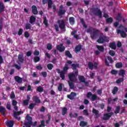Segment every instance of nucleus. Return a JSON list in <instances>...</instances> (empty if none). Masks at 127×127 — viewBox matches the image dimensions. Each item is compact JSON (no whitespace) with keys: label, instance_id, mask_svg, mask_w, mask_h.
Masks as SVG:
<instances>
[{"label":"nucleus","instance_id":"ea45409f","mask_svg":"<svg viewBox=\"0 0 127 127\" xmlns=\"http://www.w3.org/2000/svg\"><path fill=\"white\" fill-rule=\"evenodd\" d=\"M80 22L81 23H82L84 28H87V27H88V26H87V25H86V23H85V21H84V19L83 18L80 19Z\"/></svg>","mask_w":127,"mask_h":127},{"label":"nucleus","instance_id":"bb28decb","mask_svg":"<svg viewBox=\"0 0 127 127\" xmlns=\"http://www.w3.org/2000/svg\"><path fill=\"white\" fill-rule=\"evenodd\" d=\"M0 113L2 114V116L5 115V108L3 106H0Z\"/></svg>","mask_w":127,"mask_h":127},{"label":"nucleus","instance_id":"2f4dec72","mask_svg":"<svg viewBox=\"0 0 127 127\" xmlns=\"http://www.w3.org/2000/svg\"><path fill=\"white\" fill-rule=\"evenodd\" d=\"M125 74H126V71L124 69H121L120 70V72L119 73V76H122V78L125 77Z\"/></svg>","mask_w":127,"mask_h":127},{"label":"nucleus","instance_id":"ddd939ff","mask_svg":"<svg viewBox=\"0 0 127 127\" xmlns=\"http://www.w3.org/2000/svg\"><path fill=\"white\" fill-rule=\"evenodd\" d=\"M77 96V93L75 92H71L70 94H68L67 95V97L68 99H69V100H73L74 99V97H76Z\"/></svg>","mask_w":127,"mask_h":127},{"label":"nucleus","instance_id":"b1692460","mask_svg":"<svg viewBox=\"0 0 127 127\" xmlns=\"http://www.w3.org/2000/svg\"><path fill=\"white\" fill-rule=\"evenodd\" d=\"M92 113L93 114H95V116H96V118H99L100 117V114H99L98 110H97L93 108Z\"/></svg>","mask_w":127,"mask_h":127},{"label":"nucleus","instance_id":"09e8293b","mask_svg":"<svg viewBox=\"0 0 127 127\" xmlns=\"http://www.w3.org/2000/svg\"><path fill=\"white\" fill-rule=\"evenodd\" d=\"M24 125L26 127H31V126H32V122H26L24 123Z\"/></svg>","mask_w":127,"mask_h":127},{"label":"nucleus","instance_id":"4be33fe9","mask_svg":"<svg viewBox=\"0 0 127 127\" xmlns=\"http://www.w3.org/2000/svg\"><path fill=\"white\" fill-rule=\"evenodd\" d=\"M68 112V109H67V108L64 107L62 109V116H65L67 114Z\"/></svg>","mask_w":127,"mask_h":127},{"label":"nucleus","instance_id":"7ed1b4c3","mask_svg":"<svg viewBox=\"0 0 127 127\" xmlns=\"http://www.w3.org/2000/svg\"><path fill=\"white\" fill-rule=\"evenodd\" d=\"M91 10H92V12L94 15H98L99 18H102L103 13L99 7H93L91 8Z\"/></svg>","mask_w":127,"mask_h":127},{"label":"nucleus","instance_id":"a211bd4d","mask_svg":"<svg viewBox=\"0 0 127 127\" xmlns=\"http://www.w3.org/2000/svg\"><path fill=\"white\" fill-rule=\"evenodd\" d=\"M35 21H36V18L34 17V16H33V15L31 16L29 19L30 23L31 24H32V25H33Z\"/></svg>","mask_w":127,"mask_h":127},{"label":"nucleus","instance_id":"c756f323","mask_svg":"<svg viewBox=\"0 0 127 127\" xmlns=\"http://www.w3.org/2000/svg\"><path fill=\"white\" fill-rule=\"evenodd\" d=\"M120 112H121V106L118 105L116 107V108L114 111V113L117 115L119 114Z\"/></svg>","mask_w":127,"mask_h":127},{"label":"nucleus","instance_id":"8fccbe9b","mask_svg":"<svg viewBox=\"0 0 127 127\" xmlns=\"http://www.w3.org/2000/svg\"><path fill=\"white\" fill-rule=\"evenodd\" d=\"M45 127V121L44 120H42L41 121V124L37 126V127Z\"/></svg>","mask_w":127,"mask_h":127},{"label":"nucleus","instance_id":"a19ab883","mask_svg":"<svg viewBox=\"0 0 127 127\" xmlns=\"http://www.w3.org/2000/svg\"><path fill=\"white\" fill-rule=\"evenodd\" d=\"M63 86H64V85H63L62 83H60L59 84V86L58 87V90L59 91V92H62V90H63Z\"/></svg>","mask_w":127,"mask_h":127},{"label":"nucleus","instance_id":"f704fd0d","mask_svg":"<svg viewBox=\"0 0 127 127\" xmlns=\"http://www.w3.org/2000/svg\"><path fill=\"white\" fill-rule=\"evenodd\" d=\"M37 92H39V93H42L44 91V89H43V87L41 86H39L37 88Z\"/></svg>","mask_w":127,"mask_h":127},{"label":"nucleus","instance_id":"680f3d73","mask_svg":"<svg viewBox=\"0 0 127 127\" xmlns=\"http://www.w3.org/2000/svg\"><path fill=\"white\" fill-rule=\"evenodd\" d=\"M68 69H69V66H68L67 64H65L64 67V69L63 71H64V72H65V71H67V70H68Z\"/></svg>","mask_w":127,"mask_h":127},{"label":"nucleus","instance_id":"5fc2aeb1","mask_svg":"<svg viewBox=\"0 0 127 127\" xmlns=\"http://www.w3.org/2000/svg\"><path fill=\"white\" fill-rule=\"evenodd\" d=\"M118 70H116V69H112L111 71V74H112V75H117V74H118Z\"/></svg>","mask_w":127,"mask_h":127},{"label":"nucleus","instance_id":"338daca9","mask_svg":"<svg viewBox=\"0 0 127 127\" xmlns=\"http://www.w3.org/2000/svg\"><path fill=\"white\" fill-rule=\"evenodd\" d=\"M95 75H96V73L95 72H90V77L91 79H94Z\"/></svg>","mask_w":127,"mask_h":127},{"label":"nucleus","instance_id":"de8ad7c7","mask_svg":"<svg viewBox=\"0 0 127 127\" xmlns=\"http://www.w3.org/2000/svg\"><path fill=\"white\" fill-rule=\"evenodd\" d=\"M47 67L48 69V70H52L53 69V67H54L52 64H48L47 65Z\"/></svg>","mask_w":127,"mask_h":127},{"label":"nucleus","instance_id":"c9c22d12","mask_svg":"<svg viewBox=\"0 0 127 127\" xmlns=\"http://www.w3.org/2000/svg\"><path fill=\"white\" fill-rule=\"evenodd\" d=\"M36 106V103H31L29 106H28V109L29 110H33L34 108V107Z\"/></svg>","mask_w":127,"mask_h":127},{"label":"nucleus","instance_id":"423d86ee","mask_svg":"<svg viewBox=\"0 0 127 127\" xmlns=\"http://www.w3.org/2000/svg\"><path fill=\"white\" fill-rule=\"evenodd\" d=\"M97 42L101 44L105 43V42H109V38L105 36H100L97 40Z\"/></svg>","mask_w":127,"mask_h":127},{"label":"nucleus","instance_id":"6e6552de","mask_svg":"<svg viewBox=\"0 0 127 127\" xmlns=\"http://www.w3.org/2000/svg\"><path fill=\"white\" fill-rule=\"evenodd\" d=\"M113 115H114V113L113 112L104 114L103 117L102 118V120L103 121H109Z\"/></svg>","mask_w":127,"mask_h":127},{"label":"nucleus","instance_id":"f03ea898","mask_svg":"<svg viewBox=\"0 0 127 127\" xmlns=\"http://www.w3.org/2000/svg\"><path fill=\"white\" fill-rule=\"evenodd\" d=\"M86 32L90 33V37L92 39H95L97 38V36H98V34H99V30L93 28V27H90L87 29Z\"/></svg>","mask_w":127,"mask_h":127},{"label":"nucleus","instance_id":"72a5a7b5","mask_svg":"<svg viewBox=\"0 0 127 127\" xmlns=\"http://www.w3.org/2000/svg\"><path fill=\"white\" fill-rule=\"evenodd\" d=\"M60 75L62 80H65V72L64 71H61Z\"/></svg>","mask_w":127,"mask_h":127},{"label":"nucleus","instance_id":"a878e982","mask_svg":"<svg viewBox=\"0 0 127 127\" xmlns=\"http://www.w3.org/2000/svg\"><path fill=\"white\" fill-rule=\"evenodd\" d=\"M69 24L71 25H73L75 23V18L74 17H70L69 18Z\"/></svg>","mask_w":127,"mask_h":127},{"label":"nucleus","instance_id":"9d476101","mask_svg":"<svg viewBox=\"0 0 127 127\" xmlns=\"http://www.w3.org/2000/svg\"><path fill=\"white\" fill-rule=\"evenodd\" d=\"M66 12V10L65 9H63V5H61L59 7L58 15L59 16H61V15H64Z\"/></svg>","mask_w":127,"mask_h":127},{"label":"nucleus","instance_id":"4d7b16f0","mask_svg":"<svg viewBox=\"0 0 127 127\" xmlns=\"http://www.w3.org/2000/svg\"><path fill=\"white\" fill-rule=\"evenodd\" d=\"M109 53L111 56H115L116 55V52L113 50H110Z\"/></svg>","mask_w":127,"mask_h":127},{"label":"nucleus","instance_id":"774afa93","mask_svg":"<svg viewBox=\"0 0 127 127\" xmlns=\"http://www.w3.org/2000/svg\"><path fill=\"white\" fill-rule=\"evenodd\" d=\"M83 114H84V116H89V112H88V110H83Z\"/></svg>","mask_w":127,"mask_h":127},{"label":"nucleus","instance_id":"39448f33","mask_svg":"<svg viewBox=\"0 0 127 127\" xmlns=\"http://www.w3.org/2000/svg\"><path fill=\"white\" fill-rule=\"evenodd\" d=\"M86 97L88 99H91V101L92 102H94V101H97V100L99 98V97H97V95L93 94L91 92H89L87 94Z\"/></svg>","mask_w":127,"mask_h":127},{"label":"nucleus","instance_id":"0eeeda50","mask_svg":"<svg viewBox=\"0 0 127 127\" xmlns=\"http://www.w3.org/2000/svg\"><path fill=\"white\" fill-rule=\"evenodd\" d=\"M42 3L43 4H46V3H48V10L52 8V5H53V1L52 0H42Z\"/></svg>","mask_w":127,"mask_h":127},{"label":"nucleus","instance_id":"0e129e2a","mask_svg":"<svg viewBox=\"0 0 127 127\" xmlns=\"http://www.w3.org/2000/svg\"><path fill=\"white\" fill-rule=\"evenodd\" d=\"M41 74L44 78H46L47 77V72L46 71H43Z\"/></svg>","mask_w":127,"mask_h":127},{"label":"nucleus","instance_id":"6e6d98bb","mask_svg":"<svg viewBox=\"0 0 127 127\" xmlns=\"http://www.w3.org/2000/svg\"><path fill=\"white\" fill-rule=\"evenodd\" d=\"M47 48L48 50H51V49H52V45H51L50 43H48L47 45Z\"/></svg>","mask_w":127,"mask_h":127},{"label":"nucleus","instance_id":"f257e3e1","mask_svg":"<svg viewBox=\"0 0 127 127\" xmlns=\"http://www.w3.org/2000/svg\"><path fill=\"white\" fill-rule=\"evenodd\" d=\"M68 79L69 80L67 81L70 89L73 90L74 89V82L77 81V77L75 76V73H71L68 74Z\"/></svg>","mask_w":127,"mask_h":127},{"label":"nucleus","instance_id":"f3484780","mask_svg":"<svg viewBox=\"0 0 127 127\" xmlns=\"http://www.w3.org/2000/svg\"><path fill=\"white\" fill-rule=\"evenodd\" d=\"M14 125V122L12 120L7 121L6 122V126L8 127H12Z\"/></svg>","mask_w":127,"mask_h":127},{"label":"nucleus","instance_id":"412c9836","mask_svg":"<svg viewBox=\"0 0 127 127\" xmlns=\"http://www.w3.org/2000/svg\"><path fill=\"white\" fill-rule=\"evenodd\" d=\"M96 48L100 52H104L105 51V48L103 46L96 45Z\"/></svg>","mask_w":127,"mask_h":127},{"label":"nucleus","instance_id":"052dcab7","mask_svg":"<svg viewBox=\"0 0 127 127\" xmlns=\"http://www.w3.org/2000/svg\"><path fill=\"white\" fill-rule=\"evenodd\" d=\"M10 97V99H14L15 98V94H14V92H11Z\"/></svg>","mask_w":127,"mask_h":127},{"label":"nucleus","instance_id":"e2e57ef3","mask_svg":"<svg viewBox=\"0 0 127 127\" xmlns=\"http://www.w3.org/2000/svg\"><path fill=\"white\" fill-rule=\"evenodd\" d=\"M43 23H44L45 25H46V26H48V22L47 21V19L46 18V17H45L44 18Z\"/></svg>","mask_w":127,"mask_h":127},{"label":"nucleus","instance_id":"37998d69","mask_svg":"<svg viewBox=\"0 0 127 127\" xmlns=\"http://www.w3.org/2000/svg\"><path fill=\"white\" fill-rule=\"evenodd\" d=\"M78 79L80 82H81L82 83H84V82L86 81V79H85V77H84V76H80L78 77Z\"/></svg>","mask_w":127,"mask_h":127},{"label":"nucleus","instance_id":"c85d7f7f","mask_svg":"<svg viewBox=\"0 0 127 127\" xmlns=\"http://www.w3.org/2000/svg\"><path fill=\"white\" fill-rule=\"evenodd\" d=\"M18 59L20 63H23V61H24V59L23 58V55H19L18 57Z\"/></svg>","mask_w":127,"mask_h":127},{"label":"nucleus","instance_id":"473e14b6","mask_svg":"<svg viewBox=\"0 0 127 127\" xmlns=\"http://www.w3.org/2000/svg\"><path fill=\"white\" fill-rule=\"evenodd\" d=\"M118 91H119V88L117 86L114 87L112 90V94L116 95L118 93Z\"/></svg>","mask_w":127,"mask_h":127},{"label":"nucleus","instance_id":"a18cd8bd","mask_svg":"<svg viewBox=\"0 0 127 127\" xmlns=\"http://www.w3.org/2000/svg\"><path fill=\"white\" fill-rule=\"evenodd\" d=\"M122 14L121 13H119L118 16L116 17V20L117 21H121V20H122Z\"/></svg>","mask_w":127,"mask_h":127},{"label":"nucleus","instance_id":"7c9ffc66","mask_svg":"<svg viewBox=\"0 0 127 127\" xmlns=\"http://www.w3.org/2000/svg\"><path fill=\"white\" fill-rule=\"evenodd\" d=\"M65 55L68 58H72V55L71 54V53H70V51H65Z\"/></svg>","mask_w":127,"mask_h":127},{"label":"nucleus","instance_id":"c03bdc74","mask_svg":"<svg viewBox=\"0 0 127 127\" xmlns=\"http://www.w3.org/2000/svg\"><path fill=\"white\" fill-rule=\"evenodd\" d=\"M40 61V58L38 56H36L34 58V62L35 63H37V62H39Z\"/></svg>","mask_w":127,"mask_h":127},{"label":"nucleus","instance_id":"3c124183","mask_svg":"<svg viewBox=\"0 0 127 127\" xmlns=\"http://www.w3.org/2000/svg\"><path fill=\"white\" fill-rule=\"evenodd\" d=\"M6 108L9 111H10V110H11V105H10V103L9 102L7 103Z\"/></svg>","mask_w":127,"mask_h":127},{"label":"nucleus","instance_id":"e433bc0d","mask_svg":"<svg viewBox=\"0 0 127 127\" xmlns=\"http://www.w3.org/2000/svg\"><path fill=\"white\" fill-rule=\"evenodd\" d=\"M72 69L73 70H77V67H79V64H71Z\"/></svg>","mask_w":127,"mask_h":127},{"label":"nucleus","instance_id":"cd10ccee","mask_svg":"<svg viewBox=\"0 0 127 127\" xmlns=\"http://www.w3.org/2000/svg\"><path fill=\"white\" fill-rule=\"evenodd\" d=\"M87 125H88V123H87V122H85V121H80V123H79V126L81 127H85Z\"/></svg>","mask_w":127,"mask_h":127},{"label":"nucleus","instance_id":"13d9d810","mask_svg":"<svg viewBox=\"0 0 127 127\" xmlns=\"http://www.w3.org/2000/svg\"><path fill=\"white\" fill-rule=\"evenodd\" d=\"M29 104V101L28 100H25L23 101V106H28V104Z\"/></svg>","mask_w":127,"mask_h":127},{"label":"nucleus","instance_id":"1a4fd4ad","mask_svg":"<svg viewBox=\"0 0 127 127\" xmlns=\"http://www.w3.org/2000/svg\"><path fill=\"white\" fill-rule=\"evenodd\" d=\"M13 117L16 119V120H17L18 121H20V117L18 116H20L22 114H23V112H22L21 111H13Z\"/></svg>","mask_w":127,"mask_h":127},{"label":"nucleus","instance_id":"4c0bfd02","mask_svg":"<svg viewBox=\"0 0 127 127\" xmlns=\"http://www.w3.org/2000/svg\"><path fill=\"white\" fill-rule=\"evenodd\" d=\"M88 67L89 69L90 70H93V69H94V64L91 62H89L88 63Z\"/></svg>","mask_w":127,"mask_h":127},{"label":"nucleus","instance_id":"603ef678","mask_svg":"<svg viewBox=\"0 0 127 127\" xmlns=\"http://www.w3.org/2000/svg\"><path fill=\"white\" fill-rule=\"evenodd\" d=\"M113 22V18L109 17L106 19L107 23H112Z\"/></svg>","mask_w":127,"mask_h":127},{"label":"nucleus","instance_id":"dca6fc26","mask_svg":"<svg viewBox=\"0 0 127 127\" xmlns=\"http://www.w3.org/2000/svg\"><path fill=\"white\" fill-rule=\"evenodd\" d=\"M14 79L17 83H18V84H21L22 83V78L18 76H14Z\"/></svg>","mask_w":127,"mask_h":127},{"label":"nucleus","instance_id":"79ce46f5","mask_svg":"<svg viewBox=\"0 0 127 127\" xmlns=\"http://www.w3.org/2000/svg\"><path fill=\"white\" fill-rule=\"evenodd\" d=\"M25 29H26L27 30L28 29H31V24L29 23H27L25 25Z\"/></svg>","mask_w":127,"mask_h":127},{"label":"nucleus","instance_id":"bf43d9fd","mask_svg":"<svg viewBox=\"0 0 127 127\" xmlns=\"http://www.w3.org/2000/svg\"><path fill=\"white\" fill-rule=\"evenodd\" d=\"M23 32V29H19L18 32V35H19V36H20V35H22V33Z\"/></svg>","mask_w":127,"mask_h":127},{"label":"nucleus","instance_id":"69168bd1","mask_svg":"<svg viewBox=\"0 0 127 127\" xmlns=\"http://www.w3.org/2000/svg\"><path fill=\"white\" fill-rule=\"evenodd\" d=\"M107 59L109 60V61L110 62V63L113 64L114 63V60H113V59L111 57H107Z\"/></svg>","mask_w":127,"mask_h":127},{"label":"nucleus","instance_id":"49530a36","mask_svg":"<svg viewBox=\"0 0 127 127\" xmlns=\"http://www.w3.org/2000/svg\"><path fill=\"white\" fill-rule=\"evenodd\" d=\"M116 68H122L123 67V63L121 62L117 63L116 64Z\"/></svg>","mask_w":127,"mask_h":127},{"label":"nucleus","instance_id":"9b49d317","mask_svg":"<svg viewBox=\"0 0 127 127\" xmlns=\"http://www.w3.org/2000/svg\"><path fill=\"white\" fill-rule=\"evenodd\" d=\"M57 49L60 52H64L65 51V47L63 46V44H61L57 46Z\"/></svg>","mask_w":127,"mask_h":127},{"label":"nucleus","instance_id":"20e7f679","mask_svg":"<svg viewBox=\"0 0 127 127\" xmlns=\"http://www.w3.org/2000/svg\"><path fill=\"white\" fill-rule=\"evenodd\" d=\"M58 23L59 24V27L61 30L66 31V24H65V21L64 20H58Z\"/></svg>","mask_w":127,"mask_h":127},{"label":"nucleus","instance_id":"6ab92c4d","mask_svg":"<svg viewBox=\"0 0 127 127\" xmlns=\"http://www.w3.org/2000/svg\"><path fill=\"white\" fill-rule=\"evenodd\" d=\"M109 47L111 48V49H114L116 50L117 49V46L116 45V43L112 42L109 44Z\"/></svg>","mask_w":127,"mask_h":127},{"label":"nucleus","instance_id":"864d4df0","mask_svg":"<svg viewBox=\"0 0 127 127\" xmlns=\"http://www.w3.org/2000/svg\"><path fill=\"white\" fill-rule=\"evenodd\" d=\"M123 81H124V77H122L117 80L116 83L117 84H120V83H122V82H123Z\"/></svg>","mask_w":127,"mask_h":127},{"label":"nucleus","instance_id":"aec40b11","mask_svg":"<svg viewBox=\"0 0 127 127\" xmlns=\"http://www.w3.org/2000/svg\"><path fill=\"white\" fill-rule=\"evenodd\" d=\"M33 100L35 101V103H36V104H40V103H41V101L39 99V97L37 96H33Z\"/></svg>","mask_w":127,"mask_h":127},{"label":"nucleus","instance_id":"4468645a","mask_svg":"<svg viewBox=\"0 0 127 127\" xmlns=\"http://www.w3.org/2000/svg\"><path fill=\"white\" fill-rule=\"evenodd\" d=\"M12 105L13 106L15 111L17 112V111H18V107L16 106L17 105V101H16V100H13L12 101Z\"/></svg>","mask_w":127,"mask_h":127},{"label":"nucleus","instance_id":"f8f14e48","mask_svg":"<svg viewBox=\"0 0 127 127\" xmlns=\"http://www.w3.org/2000/svg\"><path fill=\"white\" fill-rule=\"evenodd\" d=\"M117 33L119 34L120 33L121 36L123 38L127 37V33L124 30H121L120 29L117 30Z\"/></svg>","mask_w":127,"mask_h":127},{"label":"nucleus","instance_id":"2eb2a0df","mask_svg":"<svg viewBox=\"0 0 127 127\" xmlns=\"http://www.w3.org/2000/svg\"><path fill=\"white\" fill-rule=\"evenodd\" d=\"M32 12L33 14L36 15L38 13V11L37 10V7L35 5H33L31 7Z\"/></svg>","mask_w":127,"mask_h":127},{"label":"nucleus","instance_id":"5701e85b","mask_svg":"<svg viewBox=\"0 0 127 127\" xmlns=\"http://www.w3.org/2000/svg\"><path fill=\"white\" fill-rule=\"evenodd\" d=\"M82 49V45H78L76 46L74 49L75 52H80Z\"/></svg>","mask_w":127,"mask_h":127},{"label":"nucleus","instance_id":"58836bf2","mask_svg":"<svg viewBox=\"0 0 127 127\" xmlns=\"http://www.w3.org/2000/svg\"><path fill=\"white\" fill-rule=\"evenodd\" d=\"M26 120L29 123H32V117L29 116V114H27L26 116Z\"/></svg>","mask_w":127,"mask_h":127},{"label":"nucleus","instance_id":"393cba45","mask_svg":"<svg viewBox=\"0 0 127 127\" xmlns=\"http://www.w3.org/2000/svg\"><path fill=\"white\" fill-rule=\"evenodd\" d=\"M2 11H4V5L2 2L0 1V13H1Z\"/></svg>","mask_w":127,"mask_h":127}]
</instances>
